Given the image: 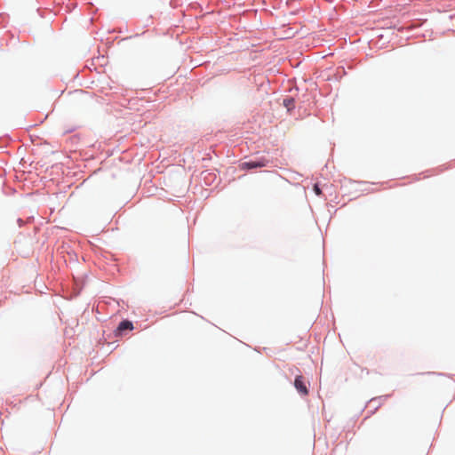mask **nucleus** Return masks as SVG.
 I'll list each match as a JSON object with an SVG mask.
<instances>
[{
    "label": "nucleus",
    "mask_w": 455,
    "mask_h": 455,
    "mask_svg": "<svg viewBox=\"0 0 455 455\" xmlns=\"http://www.w3.org/2000/svg\"><path fill=\"white\" fill-rule=\"evenodd\" d=\"M295 34V31H292L291 28H288L287 30L284 31L283 36L289 38L294 36Z\"/></svg>",
    "instance_id": "20e7f679"
},
{
    "label": "nucleus",
    "mask_w": 455,
    "mask_h": 455,
    "mask_svg": "<svg viewBox=\"0 0 455 455\" xmlns=\"http://www.w3.org/2000/svg\"><path fill=\"white\" fill-rule=\"evenodd\" d=\"M294 387L300 395H307L308 394V389L306 386L304 378L301 375H298L296 377L294 381Z\"/></svg>",
    "instance_id": "f257e3e1"
},
{
    "label": "nucleus",
    "mask_w": 455,
    "mask_h": 455,
    "mask_svg": "<svg viewBox=\"0 0 455 455\" xmlns=\"http://www.w3.org/2000/svg\"><path fill=\"white\" fill-rule=\"evenodd\" d=\"M283 103H284L285 107L290 108L291 106H293V100L292 99L284 100Z\"/></svg>",
    "instance_id": "39448f33"
},
{
    "label": "nucleus",
    "mask_w": 455,
    "mask_h": 455,
    "mask_svg": "<svg viewBox=\"0 0 455 455\" xmlns=\"http://www.w3.org/2000/svg\"><path fill=\"white\" fill-rule=\"evenodd\" d=\"M132 330H133L132 323L128 320H124L119 323V325L116 331V336H122L124 334V331H132Z\"/></svg>",
    "instance_id": "f03ea898"
},
{
    "label": "nucleus",
    "mask_w": 455,
    "mask_h": 455,
    "mask_svg": "<svg viewBox=\"0 0 455 455\" xmlns=\"http://www.w3.org/2000/svg\"><path fill=\"white\" fill-rule=\"evenodd\" d=\"M314 191H315V193L316 195H318V196H320V195H321V193H322V192H321V189H320V188L318 187V185H317V184H315V185L314 186Z\"/></svg>",
    "instance_id": "423d86ee"
},
{
    "label": "nucleus",
    "mask_w": 455,
    "mask_h": 455,
    "mask_svg": "<svg viewBox=\"0 0 455 455\" xmlns=\"http://www.w3.org/2000/svg\"><path fill=\"white\" fill-rule=\"evenodd\" d=\"M266 166L265 161H250L244 162L241 164L240 167L243 170L252 169V168H259Z\"/></svg>",
    "instance_id": "7ed1b4c3"
}]
</instances>
